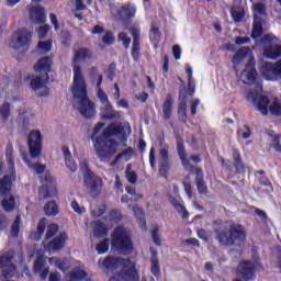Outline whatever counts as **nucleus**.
<instances>
[{
	"label": "nucleus",
	"mask_w": 281,
	"mask_h": 281,
	"mask_svg": "<svg viewBox=\"0 0 281 281\" xmlns=\"http://www.w3.org/2000/svg\"><path fill=\"white\" fill-rule=\"evenodd\" d=\"M256 63L246 64L245 69L239 75V82L243 85H249L251 89L246 92V99L251 102L262 115H267V104L269 98L262 95V85L256 82L258 78V71H256Z\"/></svg>",
	"instance_id": "1"
},
{
	"label": "nucleus",
	"mask_w": 281,
	"mask_h": 281,
	"mask_svg": "<svg viewBox=\"0 0 281 281\" xmlns=\"http://www.w3.org/2000/svg\"><path fill=\"white\" fill-rule=\"evenodd\" d=\"M70 92L72 94L74 108L82 115L89 120L95 115V104L89 100L87 95V81L80 75V70H75V81L70 87Z\"/></svg>",
	"instance_id": "2"
},
{
	"label": "nucleus",
	"mask_w": 281,
	"mask_h": 281,
	"mask_svg": "<svg viewBox=\"0 0 281 281\" xmlns=\"http://www.w3.org/2000/svg\"><path fill=\"white\" fill-rule=\"evenodd\" d=\"M99 267L113 271L117 267H122L124 274H115L109 281H139V273L133 261L130 259H117L115 257H108L103 261L99 260Z\"/></svg>",
	"instance_id": "3"
},
{
	"label": "nucleus",
	"mask_w": 281,
	"mask_h": 281,
	"mask_svg": "<svg viewBox=\"0 0 281 281\" xmlns=\"http://www.w3.org/2000/svg\"><path fill=\"white\" fill-rule=\"evenodd\" d=\"M218 243L225 247L235 245L236 247H243L247 235L245 234V228L240 225H233L229 232H221L216 236Z\"/></svg>",
	"instance_id": "4"
},
{
	"label": "nucleus",
	"mask_w": 281,
	"mask_h": 281,
	"mask_svg": "<svg viewBox=\"0 0 281 281\" xmlns=\"http://www.w3.org/2000/svg\"><path fill=\"white\" fill-rule=\"evenodd\" d=\"M111 246L115 251H133L131 233L126 228L119 226L111 234Z\"/></svg>",
	"instance_id": "5"
},
{
	"label": "nucleus",
	"mask_w": 281,
	"mask_h": 281,
	"mask_svg": "<svg viewBox=\"0 0 281 281\" xmlns=\"http://www.w3.org/2000/svg\"><path fill=\"white\" fill-rule=\"evenodd\" d=\"M93 146L99 159L104 161V159H110V157H113V155L117 153V147L120 144L115 139L104 140L102 138H95Z\"/></svg>",
	"instance_id": "6"
},
{
	"label": "nucleus",
	"mask_w": 281,
	"mask_h": 281,
	"mask_svg": "<svg viewBox=\"0 0 281 281\" xmlns=\"http://www.w3.org/2000/svg\"><path fill=\"white\" fill-rule=\"evenodd\" d=\"M12 181H14V173L4 176L0 180V192L5 194V198L2 200V207L5 212H12L16 207V200L10 194Z\"/></svg>",
	"instance_id": "7"
},
{
	"label": "nucleus",
	"mask_w": 281,
	"mask_h": 281,
	"mask_svg": "<svg viewBox=\"0 0 281 281\" xmlns=\"http://www.w3.org/2000/svg\"><path fill=\"white\" fill-rule=\"evenodd\" d=\"M254 10V22H252V38H259L262 36V32L267 27V22L262 19L267 14V8L262 3H256L252 5Z\"/></svg>",
	"instance_id": "8"
},
{
	"label": "nucleus",
	"mask_w": 281,
	"mask_h": 281,
	"mask_svg": "<svg viewBox=\"0 0 281 281\" xmlns=\"http://www.w3.org/2000/svg\"><path fill=\"white\" fill-rule=\"evenodd\" d=\"M83 184L85 188H87L90 196H92L93 199H98V196L102 194L104 181H102V178H100V176L93 172H88L83 176Z\"/></svg>",
	"instance_id": "9"
},
{
	"label": "nucleus",
	"mask_w": 281,
	"mask_h": 281,
	"mask_svg": "<svg viewBox=\"0 0 281 281\" xmlns=\"http://www.w3.org/2000/svg\"><path fill=\"white\" fill-rule=\"evenodd\" d=\"M27 146L30 157L32 159H38L41 153H43V134L40 131L33 130L29 133Z\"/></svg>",
	"instance_id": "10"
},
{
	"label": "nucleus",
	"mask_w": 281,
	"mask_h": 281,
	"mask_svg": "<svg viewBox=\"0 0 281 281\" xmlns=\"http://www.w3.org/2000/svg\"><path fill=\"white\" fill-rule=\"evenodd\" d=\"M32 40V33L27 31H16L9 43L12 49H19L20 52H27L30 47V41Z\"/></svg>",
	"instance_id": "11"
},
{
	"label": "nucleus",
	"mask_w": 281,
	"mask_h": 281,
	"mask_svg": "<svg viewBox=\"0 0 281 281\" xmlns=\"http://www.w3.org/2000/svg\"><path fill=\"white\" fill-rule=\"evenodd\" d=\"M91 56H93V54L91 53V50L89 48H77V49L75 48L74 49L72 82H75V79H76V69L79 70L81 78L85 80V75H82V67L78 63H85L86 60L91 59Z\"/></svg>",
	"instance_id": "12"
},
{
	"label": "nucleus",
	"mask_w": 281,
	"mask_h": 281,
	"mask_svg": "<svg viewBox=\"0 0 281 281\" xmlns=\"http://www.w3.org/2000/svg\"><path fill=\"white\" fill-rule=\"evenodd\" d=\"M132 128L131 124L124 123L123 125L121 123H111L103 130V135L105 137H115L120 136L123 139H126L128 135H131Z\"/></svg>",
	"instance_id": "13"
},
{
	"label": "nucleus",
	"mask_w": 281,
	"mask_h": 281,
	"mask_svg": "<svg viewBox=\"0 0 281 281\" xmlns=\"http://www.w3.org/2000/svg\"><path fill=\"white\" fill-rule=\"evenodd\" d=\"M12 258H14V252L12 251L0 257V273L3 278H14L16 268L12 263Z\"/></svg>",
	"instance_id": "14"
},
{
	"label": "nucleus",
	"mask_w": 281,
	"mask_h": 281,
	"mask_svg": "<svg viewBox=\"0 0 281 281\" xmlns=\"http://www.w3.org/2000/svg\"><path fill=\"white\" fill-rule=\"evenodd\" d=\"M56 179L52 175H46L43 186L40 189L41 199H49V196H56Z\"/></svg>",
	"instance_id": "15"
},
{
	"label": "nucleus",
	"mask_w": 281,
	"mask_h": 281,
	"mask_svg": "<svg viewBox=\"0 0 281 281\" xmlns=\"http://www.w3.org/2000/svg\"><path fill=\"white\" fill-rule=\"evenodd\" d=\"M90 75L93 78V80H97V98L101 102L102 105L111 103L109 101V95L104 90H102V75L98 74V68L92 67L90 69Z\"/></svg>",
	"instance_id": "16"
},
{
	"label": "nucleus",
	"mask_w": 281,
	"mask_h": 281,
	"mask_svg": "<svg viewBox=\"0 0 281 281\" xmlns=\"http://www.w3.org/2000/svg\"><path fill=\"white\" fill-rule=\"evenodd\" d=\"M261 74L266 80H276L277 76L281 74V59L277 64L263 63Z\"/></svg>",
	"instance_id": "17"
},
{
	"label": "nucleus",
	"mask_w": 281,
	"mask_h": 281,
	"mask_svg": "<svg viewBox=\"0 0 281 281\" xmlns=\"http://www.w3.org/2000/svg\"><path fill=\"white\" fill-rule=\"evenodd\" d=\"M256 269H258V262L240 261L237 266V273H240L246 281H249L254 280Z\"/></svg>",
	"instance_id": "18"
},
{
	"label": "nucleus",
	"mask_w": 281,
	"mask_h": 281,
	"mask_svg": "<svg viewBox=\"0 0 281 281\" xmlns=\"http://www.w3.org/2000/svg\"><path fill=\"white\" fill-rule=\"evenodd\" d=\"M247 61V65H251L255 63L254 54L249 47L239 48L233 57V64L236 66L240 65V63Z\"/></svg>",
	"instance_id": "19"
},
{
	"label": "nucleus",
	"mask_w": 281,
	"mask_h": 281,
	"mask_svg": "<svg viewBox=\"0 0 281 281\" xmlns=\"http://www.w3.org/2000/svg\"><path fill=\"white\" fill-rule=\"evenodd\" d=\"M47 263V257L40 255L34 262V273L40 276V280H47V276H49V267H45Z\"/></svg>",
	"instance_id": "20"
},
{
	"label": "nucleus",
	"mask_w": 281,
	"mask_h": 281,
	"mask_svg": "<svg viewBox=\"0 0 281 281\" xmlns=\"http://www.w3.org/2000/svg\"><path fill=\"white\" fill-rule=\"evenodd\" d=\"M100 111L102 120H122V112L115 111L111 103L103 104Z\"/></svg>",
	"instance_id": "21"
},
{
	"label": "nucleus",
	"mask_w": 281,
	"mask_h": 281,
	"mask_svg": "<svg viewBox=\"0 0 281 281\" xmlns=\"http://www.w3.org/2000/svg\"><path fill=\"white\" fill-rule=\"evenodd\" d=\"M93 281L91 278L87 279V270H85L83 265L72 269L67 276L66 281Z\"/></svg>",
	"instance_id": "22"
},
{
	"label": "nucleus",
	"mask_w": 281,
	"mask_h": 281,
	"mask_svg": "<svg viewBox=\"0 0 281 281\" xmlns=\"http://www.w3.org/2000/svg\"><path fill=\"white\" fill-rule=\"evenodd\" d=\"M65 243H67V234L61 233L56 236L49 245L44 244L45 249L48 251H60L63 247H65Z\"/></svg>",
	"instance_id": "23"
},
{
	"label": "nucleus",
	"mask_w": 281,
	"mask_h": 281,
	"mask_svg": "<svg viewBox=\"0 0 281 281\" xmlns=\"http://www.w3.org/2000/svg\"><path fill=\"white\" fill-rule=\"evenodd\" d=\"M61 153L64 156L66 168H68L70 172H77L78 165L76 164V160L74 159V156L71 155V150L69 149V147L64 145L61 147Z\"/></svg>",
	"instance_id": "24"
},
{
	"label": "nucleus",
	"mask_w": 281,
	"mask_h": 281,
	"mask_svg": "<svg viewBox=\"0 0 281 281\" xmlns=\"http://www.w3.org/2000/svg\"><path fill=\"white\" fill-rule=\"evenodd\" d=\"M119 14L121 19L131 21V19H135V14H137V5L133 2H127L121 7Z\"/></svg>",
	"instance_id": "25"
},
{
	"label": "nucleus",
	"mask_w": 281,
	"mask_h": 281,
	"mask_svg": "<svg viewBox=\"0 0 281 281\" xmlns=\"http://www.w3.org/2000/svg\"><path fill=\"white\" fill-rule=\"evenodd\" d=\"M31 87L34 91L43 90V93H40V98H45L49 93V88H47V77L42 79L41 77H35L31 80Z\"/></svg>",
	"instance_id": "26"
},
{
	"label": "nucleus",
	"mask_w": 281,
	"mask_h": 281,
	"mask_svg": "<svg viewBox=\"0 0 281 281\" xmlns=\"http://www.w3.org/2000/svg\"><path fill=\"white\" fill-rule=\"evenodd\" d=\"M168 145H162L159 155H160V169L159 172L162 177H166V171L170 168V159L168 157Z\"/></svg>",
	"instance_id": "27"
},
{
	"label": "nucleus",
	"mask_w": 281,
	"mask_h": 281,
	"mask_svg": "<svg viewBox=\"0 0 281 281\" xmlns=\"http://www.w3.org/2000/svg\"><path fill=\"white\" fill-rule=\"evenodd\" d=\"M46 19L45 8L34 7L31 9V21L33 23H45Z\"/></svg>",
	"instance_id": "28"
},
{
	"label": "nucleus",
	"mask_w": 281,
	"mask_h": 281,
	"mask_svg": "<svg viewBox=\"0 0 281 281\" xmlns=\"http://www.w3.org/2000/svg\"><path fill=\"white\" fill-rule=\"evenodd\" d=\"M92 234L97 238H104V236L109 234V228L106 227V224L100 221H94L92 223Z\"/></svg>",
	"instance_id": "29"
},
{
	"label": "nucleus",
	"mask_w": 281,
	"mask_h": 281,
	"mask_svg": "<svg viewBox=\"0 0 281 281\" xmlns=\"http://www.w3.org/2000/svg\"><path fill=\"white\" fill-rule=\"evenodd\" d=\"M177 150L183 168H186L187 170H190L191 168L190 160H188V153L186 151V147H183V142L181 140L177 142Z\"/></svg>",
	"instance_id": "30"
},
{
	"label": "nucleus",
	"mask_w": 281,
	"mask_h": 281,
	"mask_svg": "<svg viewBox=\"0 0 281 281\" xmlns=\"http://www.w3.org/2000/svg\"><path fill=\"white\" fill-rule=\"evenodd\" d=\"M49 69H52V58L50 57H43L41 58L36 65L34 66V70L37 72V74H41V72H45L47 74V71H49Z\"/></svg>",
	"instance_id": "31"
},
{
	"label": "nucleus",
	"mask_w": 281,
	"mask_h": 281,
	"mask_svg": "<svg viewBox=\"0 0 281 281\" xmlns=\"http://www.w3.org/2000/svg\"><path fill=\"white\" fill-rule=\"evenodd\" d=\"M269 102H270V106H269ZM269 111L271 115H276L277 117L281 115V103L278 98H272L270 101L268 99L267 115H269Z\"/></svg>",
	"instance_id": "32"
},
{
	"label": "nucleus",
	"mask_w": 281,
	"mask_h": 281,
	"mask_svg": "<svg viewBox=\"0 0 281 281\" xmlns=\"http://www.w3.org/2000/svg\"><path fill=\"white\" fill-rule=\"evenodd\" d=\"M169 201H170L171 205H173V207L177 210V212L182 214L183 218H188L190 216L188 211H186V206L181 202V198H172V196H170Z\"/></svg>",
	"instance_id": "33"
},
{
	"label": "nucleus",
	"mask_w": 281,
	"mask_h": 281,
	"mask_svg": "<svg viewBox=\"0 0 281 281\" xmlns=\"http://www.w3.org/2000/svg\"><path fill=\"white\" fill-rule=\"evenodd\" d=\"M133 148L128 147L127 149L123 150L121 154H119L114 161L110 164V166H115L116 164H120V161H131L133 158Z\"/></svg>",
	"instance_id": "34"
},
{
	"label": "nucleus",
	"mask_w": 281,
	"mask_h": 281,
	"mask_svg": "<svg viewBox=\"0 0 281 281\" xmlns=\"http://www.w3.org/2000/svg\"><path fill=\"white\" fill-rule=\"evenodd\" d=\"M263 56H265V58H270V60H276V58H280V56H281V46L277 45V46L267 47L263 50Z\"/></svg>",
	"instance_id": "35"
},
{
	"label": "nucleus",
	"mask_w": 281,
	"mask_h": 281,
	"mask_svg": "<svg viewBox=\"0 0 281 281\" xmlns=\"http://www.w3.org/2000/svg\"><path fill=\"white\" fill-rule=\"evenodd\" d=\"M162 115L165 120H170L172 116V95H167L162 104Z\"/></svg>",
	"instance_id": "36"
},
{
	"label": "nucleus",
	"mask_w": 281,
	"mask_h": 281,
	"mask_svg": "<svg viewBox=\"0 0 281 281\" xmlns=\"http://www.w3.org/2000/svg\"><path fill=\"white\" fill-rule=\"evenodd\" d=\"M49 265L53 267H57L59 271H67L69 269V265H67V259H60L57 257H52L48 259Z\"/></svg>",
	"instance_id": "37"
},
{
	"label": "nucleus",
	"mask_w": 281,
	"mask_h": 281,
	"mask_svg": "<svg viewBox=\"0 0 281 281\" xmlns=\"http://www.w3.org/2000/svg\"><path fill=\"white\" fill-rule=\"evenodd\" d=\"M44 212L46 216H56L58 214V204L52 201L45 204Z\"/></svg>",
	"instance_id": "38"
},
{
	"label": "nucleus",
	"mask_w": 281,
	"mask_h": 281,
	"mask_svg": "<svg viewBox=\"0 0 281 281\" xmlns=\"http://www.w3.org/2000/svg\"><path fill=\"white\" fill-rule=\"evenodd\" d=\"M23 159H24V162L29 166L30 170H33V172H36L37 175L45 172V166L38 162L35 165L30 164V160H27V154L23 155Z\"/></svg>",
	"instance_id": "39"
},
{
	"label": "nucleus",
	"mask_w": 281,
	"mask_h": 281,
	"mask_svg": "<svg viewBox=\"0 0 281 281\" xmlns=\"http://www.w3.org/2000/svg\"><path fill=\"white\" fill-rule=\"evenodd\" d=\"M128 207L132 209L136 218L140 221V227H143V229H146V218L144 217V211H142V209H139V206L137 205L135 206L130 205Z\"/></svg>",
	"instance_id": "40"
},
{
	"label": "nucleus",
	"mask_w": 281,
	"mask_h": 281,
	"mask_svg": "<svg viewBox=\"0 0 281 281\" xmlns=\"http://www.w3.org/2000/svg\"><path fill=\"white\" fill-rule=\"evenodd\" d=\"M149 38H150L154 47H157V43H159V41L161 38V34L159 33V27L151 26L150 32H149Z\"/></svg>",
	"instance_id": "41"
},
{
	"label": "nucleus",
	"mask_w": 281,
	"mask_h": 281,
	"mask_svg": "<svg viewBox=\"0 0 281 281\" xmlns=\"http://www.w3.org/2000/svg\"><path fill=\"white\" fill-rule=\"evenodd\" d=\"M231 14H232L233 21H235V23H240V21H243V19H245V11L240 8H233L231 10Z\"/></svg>",
	"instance_id": "42"
},
{
	"label": "nucleus",
	"mask_w": 281,
	"mask_h": 281,
	"mask_svg": "<svg viewBox=\"0 0 281 281\" xmlns=\"http://www.w3.org/2000/svg\"><path fill=\"white\" fill-rule=\"evenodd\" d=\"M186 111H188V101H186V94L180 93V104L178 106L180 117H186Z\"/></svg>",
	"instance_id": "43"
},
{
	"label": "nucleus",
	"mask_w": 281,
	"mask_h": 281,
	"mask_svg": "<svg viewBox=\"0 0 281 281\" xmlns=\"http://www.w3.org/2000/svg\"><path fill=\"white\" fill-rule=\"evenodd\" d=\"M151 273L155 278H159L161 276V270L159 269V259L157 256L153 255L151 258Z\"/></svg>",
	"instance_id": "44"
},
{
	"label": "nucleus",
	"mask_w": 281,
	"mask_h": 281,
	"mask_svg": "<svg viewBox=\"0 0 281 281\" xmlns=\"http://www.w3.org/2000/svg\"><path fill=\"white\" fill-rule=\"evenodd\" d=\"M132 35H133V46H132V50H138L139 52V29L134 27L131 29Z\"/></svg>",
	"instance_id": "45"
},
{
	"label": "nucleus",
	"mask_w": 281,
	"mask_h": 281,
	"mask_svg": "<svg viewBox=\"0 0 281 281\" xmlns=\"http://www.w3.org/2000/svg\"><path fill=\"white\" fill-rule=\"evenodd\" d=\"M125 175L128 183H132V186L137 183V173L134 170H131V165L127 166Z\"/></svg>",
	"instance_id": "46"
},
{
	"label": "nucleus",
	"mask_w": 281,
	"mask_h": 281,
	"mask_svg": "<svg viewBox=\"0 0 281 281\" xmlns=\"http://www.w3.org/2000/svg\"><path fill=\"white\" fill-rule=\"evenodd\" d=\"M47 225V221L46 220H41L38 225H37V234L32 237L33 240H41V236H43V234H45V226Z\"/></svg>",
	"instance_id": "47"
},
{
	"label": "nucleus",
	"mask_w": 281,
	"mask_h": 281,
	"mask_svg": "<svg viewBox=\"0 0 281 281\" xmlns=\"http://www.w3.org/2000/svg\"><path fill=\"white\" fill-rule=\"evenodd\" d=\"M12 153H14V149L12 148V145L9 144L5 149V157L7 161H9L10 169L14 170V158L12 157Z\"/></svg>",
	"instance_id": "48"
},
{
	"label": "nucleus",
	"mask_w": 281,
	"mask_h": 281,
	"mask_svg": "<svg viewBox=\"0 0 281 281\" xmlns=\"http://www.w3.org/2000/svg\"><path fill=\"white\" fill-rule=\"evenodd\" d=\"M106 214V205L102 204L97 206L94 210L91 211V216L93 218H100V216H104Z\"/></svg>",
	"instance_id": "49"
},
{
	"label": "nucleus",
	"mask_w": 281,
	"mask_h": 281,
	"mask_svg": "<svg viewBox=\"0 0 281 281\" xmlns=\"http://www.w3.org/2000/svg\"><path fill=\"white\" fill-rule=\"evenodd\" d=\"M109 243L110 240L108 238L101 240L95 247L98 254H106L109 251Z\"/></svg>",
	"instance_id": "50"
},
{
	"label": "nucleus",
	"mask_w": 281,
	"mask_h": 281,
	"mask_svg": "<svg viewBox=\"0 0 281 281\" xmlns=\"http://www.w3.org/2000/svg\"><path fill=\"white\" fill-rule=\"evenodd\" d=\"M233 159H234L236 170L238 172H243V170H245V167H243V162L240 161V153L234 151Z\"/></svg>",
	"instance_id": "51"
},
{
	"label": "nucleus",
	"mask_w": 281,
	"mask_h": 281,
	"mask_svg": "<svg viewBox=\"0 0 281 281\" xmlns=\"http://www.w3.org/2000/svg\"><path fill=\"white\" fill-rule=\"evenodd\" d=\"M37 48L42 54H47L52 52V41L40 42Z\"/></svg>",
	"instance_id": "52"
},
{
	"label": "nucleus",
	"mask_w": 281,
	"mask_h": 281,
	"mask_svg": "<svg viewBox=\"0 0 281 281\" xmlns=\"http://www.w3.org/2000/svg\"><path fill=\"white\" fill-rule=\"evenodd\" d=\"M10 103H4L0 106V116L7 122V120L10 117Z\"/></svg>",
	"instance_id": "53"
},
{
	"label": "nucleus",
	"mask_w": 281,
	"mask_h": 281,
	"mask_svg": "<svg viewBox=\"0 0 281 281\" xmlns=\"http://www.w3.org/2000/svg\"><path fill=\"white\" fill-rule=\"evenodd\" d=\"M239 137H243V139H249L251 137V128L249 125H244V127L238 130Z\"/></svg>",
	"instance_id": "54"
},
{
	"label": "nucleus",
	"mask_w": 281,
	"mask_h": 281,
	"mask_svg": "<svg viewBox=\"0 0 281 281\" xmlns=\"http://www.w3.org/2000/svg\"><path fill=\"white\" fill-rule=\"evenodd\" d=\"M20 225H21V216H18L11 227L12 238H16V236H19Z\"/></svg>",
	"instance_id": "55"
},
{
	"label": "nucleus",
	"mask_w": 281,
	"mask_h": 281,
	"mask_svg": "<svg viewBox=\"0 0 281 281\" xmlns=\"http://www.w3.org/2000/svg\"><path fill=\"white\" fill-rule=\"evenodd\" d=\"M151 240L157 245V247H161V238L159 237V227H154L151 229Z\"/></svg>",
	"instance_id": "56"
},
{
	"label": "nucleus",
	"mask_w": 281,
	"mask_h": 281,
	"mask_svg": "<svg viewBox=\"0 0 281 281\" xmlns=\"http://www.w3.org/2000/svg\"><path fill=\"white\" fill-rule=\"evenodd\" d=\"M58 234V224H49L46 232V239L53 238Z\"/></svg>",
	"instance_id": "57"
},
{
	"label": "nucleus",
	"mask_w": 281,
	"mask_h": 281,
	"mask_svg": "<svg viewBox=\"0 0 281 281\" xmlns=\"http://www.w3.org/2000/svg\"><path fill=\"white\" fill-rule=\"evenodd\" d=\"M104 128V123H98L94 128H93V133L91 136V139L93 142H95V139H102V137L98 136L100 135V131H102Z\"/></svg>",
	"instance_id": "58"
},
{
	"label": "nucleus",
	"mask_w": 281,
	"mask_h": 281,
	"mask_svg": "<svg viewBox=\"0 0 281 281\" xmlns=\"http://www.w3.org/2000/svg\"><path fill=\"white\" fill-rule=\"evenodd\" d=\"M119 41L123 43L125 48L131 47V37L124 32L119 33Z\"/></svg>",
	"instance_id": "59"
},
{
	"label": "nucleus",
	"mask_w": 281,
	"mask_h": 281,
	"mask_svg": "<svg viewBox=\"0 0 281 281\" xmlns=\"http://www.w3.org/2000/svg\"><path fill=\"white\" fill-rule=\"evenodd\" d=\"M70 207L76 212V214H85V212H87V209H85V206H80L76 200L71 202Z\"/></svg>",
	"instance_id": "60"
},
{
	"label": "nucleus",
	"mask_w": 281,
	"mask_h": 281,
	"mask_svg": "<svg viewBox=\"0 0 281 281\" xmlns=\"http://www.w3.org/2000/svg\"><path fill=\"white\" fill-rule=\"evenodd\" d=\"M211 236H212V232L210 231H205L203 228L198 231V238H201V240L207 241L210 240Z\"/></svg>",
	"instance_id": "61"
},
{
	"label": "nucleus",
	"mask_w": 281,
	"mask_h": 281,
	"mask_svg": "<svg viewBox=\"0 0 281 281\" xmlns=\"http://www.w3.org/2000/svg\"><path fill=\"white\" fill-rule=\"evenodd\" d=\"M102 41L105 43V45H113V43H115V37L113 36V33L108 32L103 36Z\"/></svg>",
	"instance_id": "62"
},
{
	"label": "nucleus",
	"mask_w": 281,
	"mask_h": 281,
	"mask_svg": "<svg viewBox=\"0 0 281 281\" xmlns=\"http://www.w3.org/2000/svg\"><path fill=\"white\" fill-rule=\"evenodd\" d=\"M47 32H49V25L46 24L44 26H41L37 30L38 37L40 38H45V36H47Z\"/></svg>",
	"instance_id": "63"
},
{
	"label": "nucleus",
	"mask_w": 281,
	"mask_h": 281,
	"mask_svg": "<svg viewBox=\"0 0 281 281\" xmlns=\"http://www.w3.org/2000/svg\"><path fill=\"white\" fill-rule=\"evenodd\" d=\"M80 170H82L83 177L88 172H93V171H91V169H89V160H81L80 161Z\"/></svg>",
	"instance_id": "64"
}]
</instances>
